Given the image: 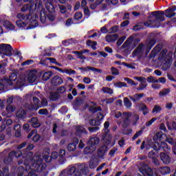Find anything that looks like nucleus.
Segmentation results:
<instances>
[{"instance_id":"f257e3e1","label":"nucleus","mask_w":176,"mask_h":176,"mask_svg":"<svg viewBox=\"0 0 176 176\" xmlns=\"http://www.w3.org/2000/svg\"><path fill=\"white\" fill-rule=\"evenodd\" d=\"M151 16L155 17V20H148L144 22L145 27H149L150 28H159L162 25V21H164V11H153L151 12Z\"/></svg>"},{"instance_id":"f03ea898","label":"nucleus","mask_w":176,"mask_h":176,"mask_svg":"<svg viewBox=\"0 0 176 176\" xmlns=\"http://www.w3.org/2000/svg\"><path fill=\"white\" fill-rule=\"evenodd\" d=\"M34 9L36 10L37 13H39L40 21L45 24L46 23V17H47L50 21H54L56 20V16L53 14H48L46 12V10L43 8L42 5V0H35Z\"/></svg>"},{"instance_id":"7ed1b4c3","label":"nucleus","mask_w":176,"mask_h":176,"mask_svg":"<svg viewBox=\"0 0 176 176\" xmlns=\"http://www.w3.org/2000/svg\"><path fill=\"white\" fill-rule=\"evenodd\" d=\"M33 159L34 160L30 162L31 165L29 166V168H32L36 173H43L47 165L43 163V160L40 157H34Z\"/></svg>"},{"instance_id":"20e7f679","label":"nucleus","mask_w":176,"mask_h":176,"mask_svg":"<svg viewBox=\"0 0 176 176\" xmlns=\"http://www.w3.org/2000/svg\"><path fill=\"white\" fill-rule=\"evenodd\" d=\"M158 60L162 61L167 68H170L173 63V52H168L167 49L162 50L159 54Z\"/></svg>"},{"instance_id":"39448f33","label":"nucleus","mask_w":176,"mask_h":176,"mask_svg":"<svg viewBox=\"0 0 176 176\" xmlns=\"http://www.w3.org/2000/svg\"><path fill=\"white\" fill-rule=\"evenodd\" d=\"M13 50V47L10 44H1L0 45V52H3V54L4 56H7L8 57H12L13 54L12 51Z\"/></svg>"},{"instance_id":"423d86ee","label":"nucleus","mask_w":176,"mask_h":176,"mask_svg":"<svg viewBox=\"0 0 176 176\" xmlns=\"http://www.w3.org/2000/svg\"><path fill=\"white\" fill-rule=\"evenodd\" d=\"M17 80V74L16 73H12L9 78H4L1 81L5 84L6 87L9 86H13V82H16Z\"/></svg>"},{"instance_id":"0eeeda50","label":"nucleus","mask_w":176,"mask_h":176,"mask_svg":"<svg viewBox=\"0 0 176 176\" xmlns=\"http://www.w3.org/2000/svg\"><path fill=\"white\" fill-rule=\"evenodd\" d=\"M144 52H145V44L141 43L134 50V51L132 53V56L133 57H137V56H140V57H142V54H144Z\"/></svg>"},{"instance_id":"6e6552de","label":"nucleus","mask_w":176,"mask_h":176,"mask_svg":"<svg viewBox=\"0 0 176 176\" xmlns=\"http://www.w3.org/2000/svg\"><path fill=\"white\" fill-rule=\"evenodd\" d=\"M79 168V165L76 164L74 166H69V167L65 170H63L60 175L61 174H65V175H73L78 171V168Z\"/></svg>"},{"instance_id":"1a4fd4ad","label":"nucleus","mask_w":176,"mask_h":176,"mask_svg":"<svg viewBox=\"0 0 176 176\" xmlns=\"http://www.w3.org/2000/svg\"><path fill=\"white\" fill-rule=\"evenodd\" d=\"M129 125H130V119L124 118L122 122V129H124L122 130V134L124 135H129L133 133V129H126Z\"/></svg>"},{"instance_id":"9d476101","label":"nucleus","mask_w":176,"mask_h":176,"mask_svg":"<svg viewBox=\"0 0 176 176\" xmlns=\"http://www.w3.org/2000/svg\"><path fill=\"white\" fill-rule=\"evenodd\" d=\"M88 168L89 167L85 164H80L78 168V171H76V173L74 174L73 176H82V174L83 175H87Z\"/></svg>"},{"instance_id":"9b49d317","label":"nucleus","mask_w":176,"mask_h":176,"mask_svg":"<svg viewBox=\"0 0 176 176\" xmlns=\"http://www.w3.org/2000/svg\"><path fill=\"white\" fill-rule=\"evenodd\" d=\"M133 41H134V37H133L132 36H130L126 40V41L123 43V45H122V49H126V50H124L125 53H130V50H129V47H130V45H131Z\"/></svg>"},{"instance_id":"f8f14e48","label":"nucleus","mask_w":176,"mask_h":176,"mask_svg":"<svg viewBox=\"0 0 176 176\" xmlns=\"http://www.w3.org/2000/svg\"><path fill=\"white\" fill-rule=\"evenodd\" d=\"M176 10V6H173L170 8H168V9L165 10L164 12L166 17L168 19H171V17H175L176 13L174 12Z\"/></svg>"},{"instance_id":"ddd939ff","label":"nucleus","mask_w":176,"mask_h":176,"mask_svg":"<svg viewBox=\"0 0 176 176\" xmlns=\"http://www.w3.org/2000/svg\"><path fill=\"white\" fill-rule=\"evenodd\" d=\"M160 157L164 164H170V163H171V157L167 153H160Z\"/></svg>"},{"instance_id":"4468645a","label":"nucleus","mask_w":176,"mask_h":176,"mask_svg":"<svg viewBox=\"0 0 176 176\" xmlns=\"http://www.w3.org/2000/svg\"><path fill=\"white\" fill-rule=\"evenodd\" d=\"M63 82L64 80L60 76H55L51 80V85L54 87L60 86V85H63Z\"/></svg>"},{"instance_id":"2eb2a0df","label":"nucleus","mask_w":176,"mask_h":176,"mask_svg":"<svg viewBox=\"0 0 176 176\" xmlns=\"http://www.w3.org/2000/svg\"><path fill=\"white\" fill-rule=\"evenodd\" d=\"M100 116L102 117L98 120H96L95 119L89 120V123L90 126H100V124H101V120L104 119V114H102V113H98V118H100Z\"/></svg>"},{"instance_id":"dca6fc26","label":"nucleus","mask_w":176,"mask_h":176,"mask_svg":"<svg viewBox=\"0 0 176 176\" xmlns=\"http://www.w3.org/2000/svg\"><path fill=\"white\" fill-rule=\"evenodd\" d=\"M156 45V40L155 38L151 39L146 45V55L148 56L149 54V52H151V49Z\"/></svg>"},{"instance_id":"f3484780","label":"nucleus","mask_w":176,"mask_h":176,"mask_svg":"<svg viewBox=\"0 0 176 176\" xmlns=\"http://www.w3.org/2000/svg\"><path fill=\"white\" fill-rule=\"evenodd\" d=\"M78 144H79V140L76 139V141L72 142V143H69L67 145V151L69 152H75V151H76V146H78Z\"/></svg>"},{"instance_id":"a211bd4d","label":"nucleus","mask_w":176,"mask_h":176,"mask_svg":"<svg viewBox=\"0 0 176 176\" xmlns=\"http://www.w3.org/2000/svg\"><path fill=\"white\" fill-rule=\"evenodd\" d=\"M76 135L82 138L83 135H87V131L83 126H78L76 129Z\"/></svg>"},{"instance_id":"6ab92c4d","label":"nucleus","mask_w":176,"mask_h":176,"mask_svg":"<svg viewBox=\"0 0 176 176\" xmlns=\"http://www.w3.org/2000/svg\"><path fill=\"white\" fill-rule=\"evenodd\" d=\"M65 150L64 149H60L58 157H59V164H64L65 162H67V160H65Z\"/></svg>"},{"instance_id":"aec40b11","label":"nucleus","mask_w":176,"mask_h":176,"mask_svg":"<svg viewBox=\"0 0 176 176\" xmlns=\"http://www.w3.org/2000/svg\"><path fill=\"white\" fill-rule=\"evenodd\" d=\"M118 39H119V34H108L106 36V41L109 43H111V42H116Z\"/></svg>"},{"instance_id":"412c9836","label":"nucleus","mask_w":176,"mask_h":176,"mask_svg":"<svg viewBox=\"0 0 176 176\" xmlns=\"http://www.w3.org/2000/svg\"><path fill=\"white\" fill-rule=\"evenodd\" d=\"M109 128V122L106 121L104 123V130L107 131V132L104 133V134L103 135L104 140H107V136H108L109 140H111L112 138V136H111V135L109 134V129H108Z\"/></svg>"},{"instance_id":"4be33fe9","label":"nucleus","mask_w":176,"mask_h":176,"mask_svg":"<svg viewBox=\"0 0 176 176\" xmlns=\"http://www.w3.org/2000/svg\"><path fill=\"white\" fill-rule=\"evenodd\" d=\"M36 78H38L36 74L33 71H30L28 74V82L29 83H34L36 80Z\"/></svg>"},{"instance_id":"5701e85b","label":"nucleus","mask_w":176,"mask_h":176,"mask_svg":"<svg viewBox=\"0 0 176 176\" xmlns=\"http://www.w3.org/2000/svg\"><path fill=\"white\" fill-rule=\"evenodd\" d=\"M3 25L6 30H8L9 31H14L16 30V26L11 23L10 21L9 20H5L3 21Z\"/></svg>"},{"instance_id":"b1692460","label":"nucleus","mask_w":176,"mask_h":176,"mask_svg":"<svg viewBox=\"0 0 176 176\" xmlns=\"http://www.w3.org/2000/svg\"><path fill=\"white\" fill-rule=\"evenodd\" d=\"M96 149H97L96 146H91V145L89 144V146H87L84 148V153L85 155H91V153H93V152L96 151Z\"/></svg>"},{"instance_id":"393cba45","label":"nucleus","mask_w":176,"mask_h":176,"mask_svg":"<svg viewBox=\"0 0 176 176\" xmlns=\"http://www.w3.org/2000/svg\"><path fill=\"white\" fill-rule=\"evenodd\" d=\"M17 19H19V20H23L25 21H31V19H32V15L31 14H23L21 13H19L16 15Z\"/></svg>"},{"instance_id":"a878e982","label":"nucleus","mask_w":176,"mask_h":176,"mask_svg":"<svg viewBox=\"0 0 176 176\" xmlns=\"http://www.w3.org/2000/svg\"><path fill=\"white\" fill-rule=\"evenodd\" d=\"M144 97V94H135L134 96H129V98L133 102H138Z\"/></svg>"},{"instance_id":"bb28decb","label":"nucleus","mask_w":176,"mask_h":176,"mask_svg":"<svg viewBox=\"0 0 176 176\" xmlns=\"http://www.w3.org/2000/svg\"><path fill=\"white\" fill-rule=\"evenodd\" d=\"M99 144H100V138L97 137L91 138L88 141V145H91L92 146H96Z\"/></svg>"},{"instance_id":"cd10ccee","label":"nucleus","mask_w":176,"mask_h":176,"mask_svg":"<svg viewBox=\"0 0 176 176\" xmlns=\"http://www.w3.org/2000/svg\"><path fill=\"white\" fill-rule=\"evenodd\" d=\"M30 124H32V127H33V129H38L41 127L39 120L36 118H32L30 119Z\"/></svg>"},{"instance_id":"c85d7f7f","label":"nucleus","mask_w":176,"mask_h":176,"mask_svg":"<svg viewBox=\"0 0 176 176\" xmlns=\"http://www.w3.org/2000/svg\"><path fill=\"white\" fill-rule=\"evenodd\" d=\"M31 21H24L23 20H18L16 21V25L19 27V28H24L28 25V23Z\"/></svg>"},{"instance_id":"c756f323","label":"nucleus","mask_w":176,"mask_h":176,"mask_svg":"<svg viewBox=\"0 0 176 176\" xmlns=\"http://www.w3.org/2000/svg\"><path fill=\"white\" fill-rule=\"evenodd\" d=\"M45 8L49 13H54L56 12V8L51 2H48L45 4Z\"/></svg>"},{"instance_id":"7c9ffc66","label":"nucleus","mask_w":176,"mask_h":176,"mask_svg":"<svg viewBox=\"0 0 176 176\" xmlns=\"http://www.w3.org/2000/svg\"><path fill=\"white\" fill-rule=\"evenodd\" d=\"M162 45L161 44H158L152 50L151 53L150 54L151 57H152V54H153V56H156V54H157V53H159V52H160V50H162Z\"/></svg>"},{"instance_id":"2f4dec72","label":"nucleus","mask_w":176,"mask_h":176,"mask_svg":"<svg viewBox=\"0 0 176 176\" xmlns=\"http://www.w3.org/2000/svg\"><path fill=\"white\" fill-rule=\"evenodd\" d=\"M52 76H53V72L49 71V72H45L43 74L42 78H43V80L46 82V81L49 80L50 79V78H52Z\"/></svg>"},{"instance_id":"473e14b6","label":"nucleus","mask_w":176,"mask_h":176,"mask_svg":"<svg viewBox=\"0 0 176 176\" xmlns=\"http://www.w3.org/2000/svg\"><path fill=\"white\" fill-rule=\"evenodd\" d=\"M72 54H76L77 58H79L80 60H87V57L83 56V52H82V51H73Z\"/></svg>"},{"instance_id":"72a5a7b5","label":"nucleus","mask_w":176,"mask_h":176,"mask_svg":"<svg viewBox=\"0 0 176 176\" xmlns=\"http://www.w3.org/2000/svg\"><path fill=\"white\" fill-rule=\"evenodd\" d=\"M60 98V95L57 92H50V100L51 101H57Z\"/></svg>"},{"instance_id":"f704fd0d","label":"nucleus","mask_w":176,"mask_h":176,"mask_svg":"<svg viewBox=\"0 0 176 176\" xmlns=\"http://www.w3.org/2000/svg\"><path fill=\"white\" fill-rule=\"evenodd\" d=\"M151 148L154 149V151L158 152V151H160L162 149V144L159 142H154L151 143Z\"/></svg>"},{"instance_id":"c9c22d12","label":"nucleus","mask_w":176,"mask_h":176,"mask_svg":"<svg viewBox=\"0 0 176 176\" xmlns=\"http://www.w3.org/2000/svg\"><path fill=\"white\" fill-rule=\"evenodd\" d=\"M38 25H39L38 21H36V19H34L30 21V25L27 27V30H32L33 28H36Z\"/></svg>"},{"instance_id":"e433bc0d","label":"nucleus","mask_w":176,"mask_h":176,"mask_svg":"<svg viewBox=\"0 0 176 176\" xmlns=\"http://www.w3.org/2000/svg\"><path fill=\"white\" fill-rule=\"evenodd\" d=\"M47 60H49L50 63H52V64H56V62L57 61L54 58H45V59L41 60L40 64H41V65H45L46 61Z\"/></svg>"},{"instance_id":"4c0bfd02","label":"nucleus","mask_w":176,"mask_h":176,"mask_svg":"<svg viewBox=\"0 0 176 176\" xmlns=\"http://www.w3.org/2000/svg\"><path fill=\"white\" fill-rule=\"evenodd\" d=\"M171 169L168 166H164L160 168V173L162 175H167V174H170Z\"/></svg>"},{"instance_id":"58836bf2","label":"nucleus","mask_w":176,"mask_h":176,"mask_svg":"<svg viewBox=\"0 0 176 176\" xmlns=\"http://www.w3.org/2000/svg\"><path fill=\"white\" fill-rule=\"evenodd\" d=\"M156 135L159 139L160 142H163V141L166 140L164 138H167L166 133H163L162 131L157 132Z\"/></svg>"},{"instance_id":"ea45409f","label":"nucleus","mask_w":176,"mask_h":176,"mask_svg":"<svg viewBox=\"0 0 176 176\" xmlns=\"http://www.w3.org/2000/svg\"><path fill=\"white\" fill-rule=\"evenodd\" d=\"M98 154H101L100 157H102V156H104V155H105V153H107V146H100L98 150Z\"/></svg>"},{"instance_id":"a19ab883","label":"nucleus","mask_w":176,"mask_h":176,"mask_svg":"<svg viewBox=\"0 0 176 176\" xmlns=\"http://www.w3.org/2000/svg\"><path fill=\"white\" fill-rule=\"evenodd\" d=\"M7 116H9V113H13L16 111V107L14 106L8 104L6 107Z\"/></svg>"},{"instance_id":"79ce46f5","label":"nucleus","mask_w":176,"mask_h":176,"mask_svg":"<svg viewBox=\"0 0 176 176\" xmlns=\"http://www.w3.org/2000/svg\"><path fill=\"white\" fill-rule=\"evenodd\" d=\"M25 115H27V113L24 109L20 110L16 113V118H19V119H23V118H24Z\"/></svg>"},{"instance_id":"37998d69","label":"nucleus","mask_w":176,"mask_h":176,"mask_svg":"<svg viewBox=\"0 0 176 176\" xmlns=\"http://www.w3.org/2000/svg\"><path fill=\"white\" fill-rule=\"evenodd\" d=\"M89 112H92V113H96V112H101V111H102V109H101V107H94L91 106L89 108Z\"/></svg>"},{"instance_id":"c03bdc74","label":"nucleus","mask_w":176,"mask_h":176,"mask_svg":"<svg viewBox=\"0 0 176 176\" xmlns=\"http://www.w3.org/2000/svg\"><path fill=\"white\" fill-rule=\"evenodd\" d=\"M87 69L88 71H92V72L98 73V74H102V69H97L96 67L91 66H87Z\"/></svg>"},{"instance_id":"a18cd8bd","label":"nucleus","mask_w":176,"mask_h":176,"mask_svg":"<svg viewBox=\"0 0 176 176\" xmlns=\"http://www.w3.org/2000/svg\"><path fill=\"white\" fill-rule=\"evenodd\" d=\"M34 148H35V146L33 144H30L27 146V148H26V156L28 155H31L32 156V155H34L32 153V152L30 151H32V149H34Z\"/></svg>"},{"instance_id":"49530a36","label":"nucleus","mask_w":176,"mask_h":176,"mask_svg":"<svg viewBox=\"0 0 176 176\" xmlns=\"http://www.w3.org/2000/svg\"><path fill=\"white\" fill-rule=\"evenodd\" d=\"M102 91L104 93V94H113V90L108 87H103Z\"/></svg>"},{"instance_id":"de8ad7c7","label":"nucleus","mask_w":176,"mask_h":176,"mask_svg":"<svg viewBox=\"0 0 176 176\" xmlns=\"http://www.w3.org/2000/svg\"><path fill=\"white\" fill-rule=\"evenodd\" d=\"M3 162L6 164H9L10 163H12L13 162V157H12V153H10L8 154V156L6 158H4Z\"/></svg>"},{"instance_id":"09e8293b","label":"nucleus","mask_w":176,"mask_h":176,"mask_svg":"<svg viewBox=\"0 0 176 176\" xmlns=\"http://www.w3.org/2000/svg\"><path fill=\"white\" fill-rule=\"evenodd\" d=\"M124 105L126 108H131V105H133V104L131 103V101H130V99H129V98L125 97V98H124Z\"/></svg>"},{"instance_id":"8fccbe9b","label":"nucleus","mask_w":176,"mask_h":176,"mask_svg":"<svg viewBox=\"0 0 176 176\" xmlns=\"http://www.w3.org/2000/svg\"><path fill=\"white\" fill-rule=\"evenodd\" d=\"M5 91H8V87L1 81V80H0V94L1 93H5Z\"/></svg>"},{"instance_id":"3c124183","label":"nucleus","mask_w":176,"mask_h":176,"mask_svg":"<svg viewBox=\"0 0 176 176\" xmlns=\"http://www.w3.org/2000/svg\"><path fill=\"white\" fill-rule=\"evenodd\" d=\"M157 153H159L158 151L153 150L148 153V157L149 159H155L157 156Z\"/></svg>"},{"instance_id":"603ef678","label":"nucleus","mask_w":176,"mask_h":176,"mask_svg":"<svg viewBox=\"0 0 176 176\" xmlns=\"http://www.w3.org/2000/svg\"><path fill=\"white\" fill-rule=\"evenodd\" d=\"M146 144V142H145V141H143L142 142V144L140 146V149L142 151H143V149H145V148L148 151V149H149V148H151V146H152V144Z\"/></svg>"},{"instance_id":"864d4df0","label":"nucleus","mask_w":176,"mask_h":176,"mask_svg":"<svg viewBox=\"0 0 176 176\" xmlns=\"http://www.w3.org/2000/svg\"><path fill=\"white\" fill-rule=\"evenodd\" d=\"M82 102H83V100H82V99H80L79 98L78 99L76 98L74 104V108H75V107L76 108H78V107H80V105H82Z\"/></svg>"},{"instance_id":"5fc2aeb1","label":"nucleus","mask_w":176,"mask_h":176,"mask_svg":"<svg viewBox=\"0 0 176 176\" xmlns=\"http://www.w3.org/2000/svg\"><path fill=\"white\" fill-rule=\"evenodd\" d=\"M115 87L122 88V87H127V84L123 82H117L114 83Z\"/></svg>"},{"instance_id":"6e6d98bb","label":"nucleus","mask_w":176,"mask_h":176,"mask_svg":"<svg viewBox=\"0 0 176 176\" xmlns=\"http://www.w3.org/2000/svg\"><path fill=\"white\" fill-rule=\"evenodd\" d=\"M148 83H159V80H156L155 77L151 76L146 79Z\"/></svg>"},{"instance_id":"4d7b16f0","label":"nucleus","mask_w":176,"mask_h":176,"mask_svg":"<svg viewBox=\"0 0 176 176\" xmlns=\"http://www.w3.org/2000/svg\"><path fill=\"white\" fill-rule=\"evenodd\" d=\"M160 111H162V107L155 104L152 110V113H159Z\"/></svg>"},{"instance_id":"13d9d810","label":"nucleus","mask_w":176,"mask_h":176,"mask_svg":"<svg viewBox=\"0 0 176 176\" xmlns=\"http://www.w3.org/2000/svg\"><path fill=\"white\" fill-rule=\"evenodd\" d=\"M170 89H168V88L164 89V90L160 91L159 94H160V97H163V96H167V94H170Z\"/></svg>"},{"instance_id":"bf43d9fd","label":"nucleus","mask_w":176,"mask_h":176,"mask_svg":"<svg viewBox=\"0 0 176 176\" xmlns=\"http://www.w3.org/2000/svg\"><path fill=\"white\" fill-rule=\"evenodd\" d=\"M24 171H25V169L23 168V166H19L18 168L17 176H23L24 175Z\"/></svg>"},{"instance_id":"052dcab7","label":"nucleus","mask_w":176,"mask_h":176,"mask_svg":"<svg viewBox=\"0 0 176 176\" xmlns=\"http://www.w3.org/2000/svg\"><path fill=\"white\" fill-rule=\"evenodd\" d=\"M118 31H119V26L118 25H114L109 29L110 34H115V32H118Z\"/></svg>"},{"instance_id":"680f3d73","label":"nucleus","mask_w":176,"mask_h":176,"mask_svg":"<svg viewBox=\"0 0 176 176\" xmlns=\"http://www.w3.org/2000/svg\"><path fill=\"white\" fill-rule=\"evenodd\" d=\"M140 111H143V115L144 116H146V114L149 113V111H148V107L145 104H143V107L140 108Z\"/></svg>"},{"instance_id":"e2e57ef3","label":"nucleus","mask_w":176,"mask_h":176,"mask_svg":"<svg viewBox=\"0 0 176 176\" xmlns=\"http://www.w3.org/2000/svg\"><path fill=\"white\" fill-rule=\"evenodd\" d=\"M28 108L30 111H38V109H39V106H36V104L31 103Z\"/></svg>"},{"instance_id":"0e129e2a","label":"nucleus","mask_w":176,"mask_h":176,"mask_svg":"<svg viewBox=\"0 0 176 176\" xmlns=\"http://www.w3.org/2000/svg\"><path fill=\"white\" fill-rule=\"evenodd\" d=\"M12 52L14 56L19 57L20 60H22L23 56H21V52L19 50H12Z\"/></svg>"},{"instance_id":"69168bd1","label":"nucleus","mask_w":176,"mask_h":176,"mask_svg":"<svg viewBox=\"0 0 176 176\" xmlns=\"http://www.w3.org/2000/svg\"><path fill=\"white\" fill-rule=\"evenodd\" d=\"M82 17H83V14H82L81 12H76V14H74L75 20H80V19H82Z\"/></svg>"},{"instance_id":"338daca9","label":"nucleus","mask_w":176,"mask_h":176,"mask_svg":"<svg viewBox=\"0 0 176 176\" xmlns=\"http://www.w3.org/2000/svg\"><path fill=\"white\" fill-rule=\"evenodd\" d=\"M3 176H10V175L9 174V167L6 166L4 168H3Z\"/></svg>"},{"instance_id":"774afa93","label":"nucleus","mask_w":176,"mask_h":176,"mask_svg":"<svg viewBox=\"0 0 176 176\" xmlns=\"http://www.w3.org/2000/svg\"><path fill=\"white\" fill-rule=\"evenodd\" d=\"M111 71L112 75H119V74H120V72H119V69H118V68L115 67H111Z\"/></svg>"}]
</instances>
